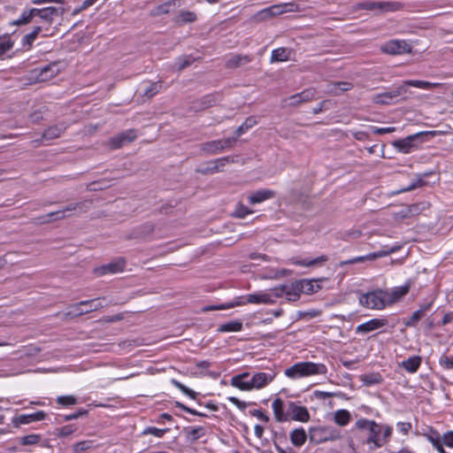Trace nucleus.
Masks as SVG:
<instances>
[{"label":"nucleus","instance_id":"obj_55","mask_svg":"<svg viewBox=\"0 0 453 453\" xmlns=\"http://www.w3.org/2000/svg\"><path fill=\"white\" fill-rule=\"evenodd\" d=\"M57 403L64 406L73 405L77 403V399L73 395H62L57 398Z\"/></svg>","mask_w":453,"mask_h":453},{"label":"nucleus","instance_id":"obj_33","mask_svg":"<svg viewBox=\"0 0 453 453\" xmlns=\"http://www.w3.org/2000/svg\"><path fill=\"white\" fill-rule=\"evenodd\" d=\"M291 51L287 48H278L273 50L271 56V62L287 61L290 58Z\"/></svg>","mask_w":453,"mask_h":453},{"label":"nucleus","instance_id":"obj_43","mask_svg":"<svg viewBox=\"0 0 453 453\" xmlns=\"http://www.w3.org/2000/svg\"><path fill=\"white\" fill-rule=\"evenodd\" d=\"M42 436L40 434H28L19 438V443L23 446L35 445L40 442Z\"/></svg>","mask_w":453,"mask_h":453},{"label":"nucleus","instance_id":"obj_13","mask_svg":"<svg viewBox=\"0 0 453 453\" xmlns=\"http://www.w3.org/2000/svg\"><path fill=\"white\" fill-rule=\"evenodd\" d=\"M381 50L387 54L397 55L411 51V46L403 40H392L381 46Z\"/></svg>","mask_w":453,"mask_h":453},{"label":"nucleus","instance_id":"obj_32","mask_svg":"<svg viewBox=\"0 0 453 453\" xmlns=\"http://www.w3.org/2000/svg\"><path fill=\"white\" fill-rule=\"evenodd\" d=\"M251 61L249 56L234 55L226 63L227 68H236Z\"/></svg>","mask_w":453,"mask_h":453},{"label":"nucleus","instance_id":"obj_23","mask_svg":"<svg viewBox=\"0 0 453 453\" xmlns=\"http://www.w3.org/2000/svg\"><path fill=\"white\" fill-rule=\"evenodd\" d=\"M272 408L276 421L284 422L288 420V403H285L280 398H276L273 402Z\"/></svg>","mask_w":453,"mask_h":453},{"label":"nucleus","instance_id":"obj_62","mask_svg":"<svg viewBox=\"0 0 453 453\" xmlns=\"http://www.w3.org/2000/svg\"><path fill=\"white\" fill-rule=\"evenodd\" d=\"M440 365L444 366L446 369H453V357L442 355L440 357Z\"/></svg>","mask_w":453,"mask_h":453},{"label":"nucleus","instance_id":"obj_1","mask_svg":"<svg viewBox=\"0 0 453 453\" xmlns=\"http://www.w3.org/2000/svg\"><path fill=\"white\" fill-rule=\"evenodd\" d=\"M65 12V8L45 7L25 9L19 19L12 21V26H24L35 20V19L52 24L55 17L62 16Z\"/></svg>","mask_w":453,"mask_h":453},{"label":"nucleus","instance_id":"obj_35","mask_svg":"<svg viewBox=\"0 0 453 453\" xmlns=\"http://www.w3.org/2000/svg\"><path fill=\"white\" fill-rule=\"evenodd\" d=\"M41 33H42V27H34L31 33L26 35L22 38L23 46L27 47V50L31 49L34 42L36 40V38Z\"/></svg>","mask_w":453,"mask_h":453},{"label":"nucleus","instance_id":"obj_8","mask_svg":"<svg viewBox=\"0 0 453 453\" xmlns=\"http://www.w3.org/2000/svg\"><path fill=\"white\" fill-rule=\"evenodd\" d=\"M278 297H274L273 296V288L271 289V293L266 292H257L253 294H249L246 296L240 297V301L236 302L237 305H245L247 303H256V304H273L275 303V300Z\"/></svg>","mask_w":453,"mask_h":453},{"label":"nucleus","instance_id":"obj_60","mask_svg":"<svg viewBox=\"0 0 453 453\" xmlns=\"http://www.w3.org/2000/svg\"><path fill=\"white\" fill-rule=\"evenodd\" d=\"M196 172L202 174H213L217 173V165H209V162L207 163V165L204 167H200L196 169Z\"/></svg>","mask_w":453,"mask_h":453},{"label":"nucleus","instance_id":"obj_52","mask_svg":"<svg viewBox=\"0 0 453 453\" xmlns=\"http://www.w3.org/2000/svg\"><path fill=\"white\" fill-rule=\"evenodd\" d=\"M179 0H170L168 2L164 3L163 4H160L157 7V13L158 14H166L170 12V7L173 6L175 7L176 4L179 3Z\"/></svg>","mask_w":453,"mask_h":453},{"label":"nucleus","instance_id":"obj_64","mask_svg":"<svg viewBox=\"0 0 453 453\" xmlns=\"http://www.w3.org/2000/svg\"><path fill=\"white\" fill-rule=\"evenodd\" d=\"M371 128H372L373 134H384L393 133L395 131V127H372Z\"/></svg>","mask_w":453,"mask_h":453},{"label":"nucleus","instance_id":"obj_40","mask_svg":"<svg viewBox=\"0 0 453 453\" xmlns=\"http://www.w3.org/2000/svg\"><path fill=\"white\" fill-rule=\"evenodd\" d=\"M234 163V157H223L215 160H211L209 162V165H217V173L221 172L223 168L227 165Z\"/></svg>","mask_w":453,"mask_h":453},{"label":"nucleus","instance_id":"obj_16","mask_svg":"<svg viewBox=\"0 0 453 453\" xmlns=\"http://www.w3.org/2000/svg\"><path fill=\"white\" fill-rule=\"evenodd\" d=\"M59 72L57 63H50L33 71L38 81L42 82L55 77Z\"/></svg>","mask_w":453,"mask_h":453},{"label":"nucleus","instance_id":"obj_29","mask_svg":"<svg viewBox=\"0 0 453 453\" xmlns=\"http://www.w3.org/2000/svg\"><path fill=\"white\" fill-rule=\"evenodd\" d=\"M421 365V357L419 356H412L407 360L402 362L401 366L409 372H416Z\"/></svg>","mask_w":453,"mask_h":453},{"label":"nucleus","instance_id":"obj_27","mask_svg":"<svg viewBox=\"0 0 453 453\" xmlns=\"http://www.w3.org/2000/svg\"><path fill=\"white\" fill-rule=\"evenodd\" d=\"M249 377V372H242L235 375L231 379V385L241 390H251L250 380H248Z\"/></svg>","mask_w":453,"mask_h":453},{"label":"nucleus","instance_id":"obj_44","mask_svg":"<svg viewBox=\"0 0 453 453\" xmlns=\"http://www.w3.org/2000/svg\"><path fill=\"white\" fill-rule=\"evenodd\" d=\"M257 124V121L253 118H248L236 130L235 137L241 136L242 134L247 132L250 128Z\"/></svg>","mask_w":453,"mask_h":453},{"label":"nucleus","instance_id":"obj_57","mask_svg":"<svg viewBox=\"0 0 453 453\" xmlns=\"http://www.w3.org/2000/svg\"><path fill=\"white\" fill-rule=\"evenodd\" d=\"M237 141V137H227L225 139H219V147L221 150H225L226 149H230L233 147L234 143Z\"/></svg>","mask_w":453,"mask_h":453},{"label":"nucleus","instance_id":"obj_37","mask_svg":"<svg viewBox=\"0 0 453 453\" xmlns=\"http://www.w3.org/2000/svg\"><path fill=\"white\" fill-rule=\"evenodd\" d=\"M334 418L336 424L344 426L350 420V413L346 410H339L334 413Z\"/></svg>","mask_w":453,"mask_h":453},{"label":"nucleus","instance_id":"obj_18","mask_svg":"<svg viewBox=\"0 0 453 453\" xmlns=\"http://www.w3.org/2000/svg\"><path fill=\"white\" fill-rule=\"evenodd\" d=\"M275 377V372H260L255 373L250 379L251 389L253 388H262L268 385Z\"/></svg>","mask_w":453,"mask_h":453},{"label":"nucleus","instance_id":"obj_61","mask_svg":"<svg viewBox=\"0 0 453 453\" xmlns=\"http://www.w3.org/2000/svg\"><path fill=\"white\" fill-rule=\"evenodd\" d=\"M441 442L445 446L453 449V431H449V432L445 433L441 436Z\"/></svg>","mask_w":453,"mask_h":453},{"label":"nucleus","instance_id":"obj_25","mask_svg":"<svg viewBox=\"0 0 453 453\" xmlns=\"http://www.w3.org/2000/svg\"><path fill=\"white\" fill-rule=\"evenodd\" d=\"M433 302L420 306V308L414 311L408 320L404 322V325L408 327H414L418 325V321L425 317L426 313L430 311Z\"/></svg>","mask_w":453,"mask_h":453},{"label":"nucleus","instance_id":"obj_5","mask_svg":"<svg viewBox=\"0 0 453 453\" xmlns=\"http://www.w3.org/2000/svg\"><path fill=\"white\" fill-rule=\"evenodd\" d=\"M104 301H105L104 297H99L90 300L81 301L77 303L72 304L68 307L69 311L63 314V319H74L84 314L98 311L108 305L107 303H103Z\"/></svg>","mask_w":453,"mask_h":453},{"label":"nucleus","instance_id":"obj_41","mask_svg":"<svg viewBox=\"0 0 453 453\" xmlns=\"http://www.w3.org/2000/svg\"><path fill=\"white\" fill-rule=\"evenodd\" d=\"M196 20V14L190 11H181L179 14L177 22L180 24L192 23Z\"/></svg>","mask_w":453,"mask_h":453},{"label":"nucleus","instance_id":"obj_53","mask_svg":"<svg viewBox=\"0 0 453 453\" xmlns=\"http://www.w3.org/2000/svg\"><path fill=\"white\" fill-rule=\"evenodd\" d=\"M107 182L108 181H106L105 180L93 181L88 185V189L89 191L103 190L110 187V185H108Z\"/></svg>","mask_w":453,"mask_h":453},{"label":"nucleus","instance_id":"obj_21","mask_svg":"<svg viewBox=\"0 0 453 453\" xmlns=\"http://www.w3.org/2000/svg\"><path fill=\"white\" fill-rule=\"evenodd\" d=\"M46 417V413L42 411H36L32 414H23L13 418L12 423L15 426H19L23 424H29L35 421L43 420Z\"/></svg>","mask_w":453,"mask_h":453},{"label":"nucleus","instance_id":"obj_4","mask_svg":"<svg viewBox=\"0 0 453 453\" xmlns=\"http://www.w3.org/2000/svg\"><path fill=\"white\" fill-rule=\"evenodd\" d=\"M327 368L324 364L299 362L286 369L285 375L290 379H297L317 374H326Z\"/></svg>","mask_w":453,"mask_h":453},{"label":"nucleus","instance_id":"obj_36","mask_svg":"<svg viewBox=\"0 0 453 453\" xmlns=\"http://www.w3.org/2000/svg\"><path fill=\"white\" fill-rule=\"evenodd\" d=\"M242 329V323L240 321H229L220 325L219 332H239Z\"/></svg>","mask_w":453,"mask_h":453},{"label":"nucleus","instance_id":"obj_9","mask_svg":"<svg viewBox=\"0 0 453 453\" xmlns=\"http://www.w3.org/2000/svg\"><path fill=\"white\" fill-rule=\"evenodd\" d=\"M402 4L397 2H372L365 1L357 4V8L367 11H379L380 12H395L400 10Z\"/></svg>","mask_w":453,"mask_h":453},{"label":"nucleus","instance_id":"obj_22","mask_svg":"<svg viewBox=\"0 0 453 453\" xmlns=\"http://www.w3.org/2000/svg\"><path fill=\"white\" fill-rule=\"evenodd\" d=\"M283 11H282L281 5H273L271 7H268V8H265V9H263V10L257 12L256 14H254L251 17V20H253L255 22H261V21L266 20L267 19L272 18L277 14H280Z\"/></svg>","mask_w":453,"mask_h":453},{"label":"nucleus","instance_id":"obj_24","mask_svg":"<svg viewBox=\"0 0 453 453\" xmlns=\"http://www.w3.org/2000/svg\"><path fill=\"white\" fill-rule=\"evenodd\" d=\"M275 196V192L271 189H258L248 196V201L251 204L262 203Z\"/></svg>","mask_w":453,"mask_h":453},{"label":"nucleus","instance_id":"obj_3","mask_svg":"<svg viewBox=\"0 0 453 453\" xmlns=\"http://www.w3.org/2000/svg\"><path fill=\"white\" fill-rule=\"evenodd\" d=\"M312 281L303 280L291 283L290 285L283 284L273 288L274 297L287 296L289 301H296L300 293L311 294L314 291Z\"/></svg>","mask_w":453,"mask_h":453},{"label":"nucleus","instance_id":"obj_12","mask_svg":"<svg viewBox=\"0 0 453 453\" xmlns=\"http://www.w3.org/2000/svg\"><path fill=\"white\" fill-rule=\"evenodd\" d=\"M136 137V131L134 129H128L111 137L108 141V144L111 150H117L127 143L134 142Z\"/></svg>","mask_w":453,"mask_h":453},{"label":"nucleus","instance_id":"obj_63","mask_svg":"<svg viewBox=\"0 0 453 453\" xmlns=\"http://www.w3.org/2000/svg\"><path fill=\"white\" fill-rule=\"evenodd\" d=\"M396 426L398 430L404 435H407L412 428V425L410 422H398Z\"/></svg>","mask_w":453,"mask_h":453},{"label":"nucleus","instance_id":"obj_59","mask_svg":"<svg viewBox=\"0 0 453 453\" xmlns=\"http://www.w3.org/2000/svg\"><path fill=\"white\" fill-rule=\"evenodd\" d=\"M252 211L250 210H249L248 207L244 206L243 204H239L236 208V210L234 211V215L236 217V218H239V219H243L245 218L248 214L251 213Z\"/></svg>","mask_w":453,"mask_h":453},{"label":"nucleus","instance_id":"obj_39","mask_svg":"<svg viewBox=\"0 0 453 453\" xmlns=\"http://www.w3.org/2000/svg\"><path fill=\"white\" fill-rule=\"evenodd\" d=\"M33 22L37 23L38 25L35 27H42L43 37L52 36L57 31V27H52V24H47L45 21H41L40 19H35Z\"/></svg>","mask_w":453,"mask_h":453},{"label":"nucleus","instance_id":"obj_6","mask_svg":"<svg viewBox=\"0 0 453 453\" xmlns=\"http://www.w3.org/2000/svg\"><path fill=\"white\" fill-rule=\"evenodd\" d=\"M359 303L364 307L377 310H381L388 305L384 290H376L361 295Z\"/></svg>","mask_w":453,"mask_h":453},{"label":"nucleus","instance_id":"obj_15","mask_svg":"<svg viewBox=\"0 0 453 453\" xmlns=\"http://www.w3.org/2000/svg\"><path fill=\"white\" fill-rule=\"evenodd\" d=\"M317 91L313 88H310L307 89H304L303 91L297 93L296 95H293L286 99H284V102L289 101L290 106H298L303 103L310 102L313 100L316 96Z\"/></svg>","mask_w":453,"mask_h":453},{"label":"nucleus","instance_id":"obj_56","mask_svg":"<svg viewBox=\"0 0 453 453\" xmlns=\"http://www.w3.org/2000/svg\"><path fill=\"white\" fill-rule=\"evenodd\" d=\"M362 381L364 384L370 386L379 384L381 381V378L379 374L364 375L362 377Z\"/></svg>","mask_w":453,"mask_h":453},{"label":"nucleus","instance_id":"obj_49","mask_svg":"<svg viewBox=\"0 0 453 453\" xmlns=\"http://www.w3.org/2000/svg\"><path fill=\"white\" fill-rule=\"evenodd\" d=\"M170 429L169 428H165V429H159V428H157V427H154V426H149V427H146L143 432H142V434H152L156 437H158V438H161L163 437Z\"/></svg>","mask_w":453,"mask_h":453},{"label":"nucleus","instance_id":"obj_20","mask_svg":"<svg viewBox=\"0 0 453 453\" xmlns=\"http://www.w3.org/2000/svg\"><path fill=\"white\" fill-rule=\"evenodd\" d=\"M388 324V320L385 319H372L365 323H363L357 326V334H367L373 330L379 329Z\"/></svg>","mask_w":453,"mask_h":453},{"label":"nucleus","instance_id":"obj_58","mask_svg":"<svg viewBox=\"0 0 453 453\" xmlns=\"http://www.w3.org/2000/svg\"><path fill=\"white\" fill-rule=\"evenodd\" d=\"M75 430H76V428L73 425L65 426L58 429L57 435L58 437H66V436L72 434Z\"/></svg>","mask_w":453,"mask_h":453},{"label":"nucleus","instance_id":"obj_47","mask_svg":"<svg viewBox=\"0 0 453 453\" xmlns=\"http://www.w3.org/2000/svg\"><path fill=\"white\" fill-rule=\"evenodd\" d=\"M326 260H327V257L326 256H320L315 259L296 260L293 263L296 265H303V266H312V265L326 262Z\"/></svg>","mask_w":453,"mask_h":453},{"label":"nucleus","instance_id":"obj_26","mask_svg":"<svg viewBox=\"0 0 453 453\" xmlns=\"http://www.w3.org/2000/svg\"><path fill=\"white\" fill-rule=\"evenodd\" d=\"M67 126L65 123H60L49 127L42 134L41 140H53L61 136L65 131Z\"/></svg>","mask_w":453,"mask_h":453},{"label":"nucleus","instance_id":"obj_14","mask_svg":"<svg viewBox=\"0 0 453 453\" xmlns=\"http://www.w3.org/2000/svg\"><path fill=\"white\" fill-rule=\"evenodd\" d=\"M292 418L293 420L300 422H308L310 420V413L306 407L298 405L294 402H288V420Z\"/></svg>","mask_w":453,"mask_h":453},{"label":"nucleus","instance_id":"obj_54","mask_svg":"<svg viewBox=\"0 0 453 453\" xmlns=\"http://www.w3.org/2000/svg\"><path fill=\"white\" fill-rule=\"evenodd\" d=\"M195 61V58L191 56H186L181 58H178L177 65H178V71H181L185 69L186 67L189 66L193 62Z\"/></svg>","mask_w":453,"mask_h":453},{"label":"nucleus","instance_id":"obj_42","mask_svg":"<svg viewBox=\"0 0 453 453\" xmlns=\"http://www.w3.org/2000/svg\"><path fill=\"white\" fill-rule=\"evenodd\" d=\"M65 211V214H67V216L71 215L73 211L79 210L81 212L87 211V201L71 203L67 205L66 207L62 209Z\"/></svg>","mask_w":453,"mask_h":453},{"label":"nucleus","instance_id":"obj_17","mask_svg":"<svg viewBox=\"0 0 453 453\" xmlns=\"http://www.w3.org/2000/svg\"><path fill=\"white\" fill-rule=\"evenodd\" d=\"M410 288L411 283L408 281L403 286L396 287L391 291H384L388 305L398 302L401 298L408 294Z\"/></svg>","mask_w":453,"mask_h":453},{"label":"nucleus","instance_id":"obj_51","mask_svg":"<svg viewBox=\"0 0 453 453\" xmlns=\"http://www.w3.org/2000/svg\"><path fill=\"white\" fill-rule=\"evenodd\" d=\"M426 185V181L423 180L422 177H418V179L416 181H413L411 183L408 187L403 188L400 190H398L396 193H403V192H409L417 188H420Z\"/></svg>","mask_w":453,"mask_h":453},{"label":"nucleus","instance_id":"obj_31","mask_svg":"<svg viewBox=\"0 0 453 453\" xmlns=\"http://www.w3.org/2000/svg\"><path fill=\"white\" fill-rule=\"evenodd\" d=\"M200 149L207 155H215L222 152L219 147V140L203 142L200 145Z\"/></svg>","mask_w":453,"mask_h":453},{"label":"nucleus","instance_id":"obj_50","mask_svg":"<svg viewBox=\"0 0 453 453\" xmlns=\"http://www.w3.org/2000/svg\"><path fill=\"white\" fill-rule=\"evenodd\" d=\"M93 448V441H79L77 443H75L73 446V449L75 451V452H83V451H86V450H88L90 449Z\"/></svg>","mask_w":453,"mask_h":453},{"label":"nucleus","instance_id":"obj_28","mask_svg":"<svg viewBox=\"0 0 453 453\" xmlns=\"http://www.w3.org/2000/svg\"><path fill=\"white\" fill-rule=\"evenodd\" d=\"M353 87V84L348 81H334L327 85V93L339 96L342 92L352 89Z\"/></svg>","mask_w":453,"mask_h":453},{"label":"nucleus","instance_id":"obj_38","mask_svg":"<svg viewBox=\"0 0 453 453\" xmlns=\"http://www.w3.org/2000/svg\"><path fill=\"white\" fill-rule=\"evenodd\" d=\"M426 440L434 447L441 441V436L437 430L433 427L428 428V432L423 434Z\"/></svg>","mask_w":453,"mask_h":453},{"label":"nucleus","instance_id":"obj_48","mask_svg":"<svg viewBox=\"0 0 453 453\" xmlns=\"http://www.w3.org/2000/svg\"><path fill=\"white\" fill-rule=\"evenodd\" d=\"M161 87L162 85L159 82L151 83L144 88L142 95L150 98L159 92Z\"/></svg>","mask_w":453,"mask_h":453},{"label":"nucleus","instance_id":"obj_19","mask_svg":"<svg viewBox=\"0 0 453 453\" xmlns=\"http://www.w3.org/2000/svg\"><path fill=\"white\" fill-rule=\"evenodd\" d=\"M185 441L188 444H193L206 434V429L203 426H187L182 429Z\"/></svg>","mask_w":453,"mask_h":453},{"label":"nucleus","instance_id":"obj_10","mask_svg":"<svg viewBox=\"0 0 453 453\" xmlns=\"http://www.w3.org/2000/svg\"><path fill=\"white\" fill-rule=\"evenodd\" d=\"M399 249H400V246H394V247H391V248L387 249V250L385 249V250H379V251H376V252L369 253L366 256L356 257L349 259V260L341 261L339 263V265L342 267V266L347 265L362 263V262H365L366 260H374V259H377V258H380V257H383L388 256L391 253H394V252L397 251Z\"/></svg>","mask_w":453,"mask_h":453},{"label":"nucleus","instance_id":"obj_34","mask_svg":"<svg viewBox=\"0 0 453 453\" xmlns=\"http://www.w3.org/2000/svg\"><path fill=\"white\" fill-rule=\"evenodd\" d=\"M66 217H67V214H65V211L59 210L57 211L50 212L45 216L39 217V218H37V220L39 223L43 224V223H49L52 220L64 219Z\"/></svg>","mask_w":453,"mask_h":453},{"label":"nucleus","instance_id":"obj_30","mask_svg":"<svg viewBox=\"0 0 453 453\" xmlns=\"http://www.w3.org/2000/svg\"><path fill=\"white\" fill-rule=\"evenodd\" d=\"M306 439L307 435L303 428H296L290 433V441L292 444L296 447H301L303 445L306 441Z\"/></svg>","mask_w":453,"mask_h":453},{"label":"nucleus","instance_id":"obj_46","mask_svg":"<svg viewBox=\"0 0 453 453\" xmlns=\"http://www.w3.org/2000/svg\"><path fill=\"white\" fill-rule=\"evenodd\" d=\"M172 384L174 387H176L177 388H179L183 394L187 395L188 396H189L192 399H196V397L197 395V393L195 392L194 390L188 388V387H186L185 385H183L182 383H180L177 380L173 379L172 380Z\"/></svg>","mask_w":453,"mask_h":453},{"label":"nucleus","instance_id":"obj_45","mask_svg":"<svg viewBox=\"0 0 453 453\" xmlns=\"http://www.w3.org/2000/svg\"><path fill=\"white\" fill-rule=\"evenodd\" d=\"M13 47V42L9 36L0 37V58Z\"/></svg>","mask_w":453,"mask_h":453},{"label":"nucleus","instance_id":"obj_11","mask_svg":"<svg viewBox=\"0 0 453 453\" xmlns=\"http://www.w3.org/2000/svg\"><path fill=\"white\" fill-rule=\"evenodd\" d=\"M126 260L123 257H118L109 264L95 268L94 272L97 276L114 274L123 272L126 267Z\"/></svg>","mask_w":453,"mask_h":453},{"label":"nucleus","instance_id":"obj_7","mask_svg":"<svg viewBox=\"0 0 453 453\" xmlns=\"http://www.w3.org/2000/svg\"><path fill=\"white\" fill-rule=\"evenodd\" d=\"M429 132H419L411 135H408L403 139L395 140L392 142V145L399 151L407 154L416 147V142H424V137L430 134Z\"/></svg>","mask_w":453,"mask_h":453},{"label":"nucleus","instance_id":"obj_2","mask_svg":"<svg viewBox=\"0 0 453 453\" xmlns=\"http://www.w3.org/2000/svg\"><path fill=\"white\" fill-rule=\"evenodd\" d=\"M412 86L419 88L429 89L434 88L436 84L425 81H405L401 86L393 88L389 91L374 95L372 97L373 104L387 105L392 104L395 98L407 93L408 87Z\"/></svg>","mask_w":453,"mask_h":453}]
</instances>
